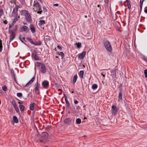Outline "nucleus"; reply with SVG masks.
<instances>
[{"label":"nucleus","mask_w":147,"mask_h":147,"mask_svg":"<svg viewBox=\"0 0 147 147\" xmlns=\"http://www.w3.org/2000/svg\"><path fill=\"white\" fill-rule=\"evenodd\" d=\"M49 135L46 132L42 133L40 137L39 140L40 142L45 143L49 140Z\"/></svg>","instance_id":"f257e3e1"},{"label":"nucleus","mask_w":147,"mask_h":147,"mask_svg":"<svg viewBox=\"0 0 147 147\" xmlns=\"http://www.w3.org/2000/svg\"><path fill=\"white\" fill-rule=\"evenodd\" d=\"M103 43L107 50L109 52H111L112 49L110 42L107 39H105L104 40Z\"/></svg>","instance_id":"f03ea898"},{"label":"nucleus","mask_w":147,"mask_h":147,"mask_svg":"<svg viewBox=\"0 0 147 147\" xmlns=\"http://www.w3.org/2000/svg\"><path fill=\"white\" fill-rule=\"evenodd\" d=\"M33 6L34 8H33V9L34 11H36L38 10H41V5L39 3L37 2L34 1Z\"/></svg>","instance_id":"7ed1b4c3"},{"label":"nucleus","mask_w":147,"mask_h":147,"mask_svg":"<svg viewBox=\"0 0 147 147\" xmlns=\"http://www.w3.org/2000/svg\"><path fill=\"white\" fill-rule=\"evenodd\" d=\"M74 121V119L71 118H67L64 121V123L65 124L68 125H71L73 124Z\"/></svg>","instance_id":"20e7f679"},{"label":"nucleus","mask_w":147,"mask_h":147,"mask_svg":"<svg viewBox=\"0 0 147 147\" xmlns=\"http://www.w3.org/2000/svg\"><path fill=\"white\" fill-rule=\"evenodd\" d=\"M40 70L41 72L43 74H45L46 72V66L43 63L41 65Z\"/></svg>","instance_id":"39448f33"},{"label":"nucleus","mask_w":147,"mask_h":147,"mask_svg":"<svg viewBox=\"0 0 147 147\" xmlns=\"http://www.w3.org/2000/svg\"><path fill=\"white\" fill-rule=\"evenodd\" d=\"M112 114L114 115H116L117 113V111H118L119 109L117 108L116 107L115 105H113L112 107Z\"/></svg>","instance_id":"423d86ee"},{"label":"nucleus","mask_w":147,"mask_h":147,"mask_svg":"<svg viewBox=\"0 0 147 147\" xmlns=\"http://www.w3.org/2000/svg\"><path fill=\"white\" fill-rule=\"evenodd\" d=\"M32 56L33 57L35 60H39L38 57L37 55L36 51H34L32 53Z\"/></svg>","instance_id":"0eeeda50"},{"label":"nucleus","mask_w":147,"mask_h":147,"mask_svg":"<svg viewBox=\"0 0 147 147\" xmlns=\"http://www.w3.org/2000/svg\"><path fill=\"white\" fill-rule=\"evenodd\" d=\"M64 97H65V100L66 102V107L68 109L69 107V102L68 100L67 96L65 94H64Z\"/></svg>","instance_id":"6e6552de"},{"label":"nucleus","mask_w":147,"mask_h":147,"mask_svg":"<svg viewBox=\"0 0 147 147\" xmlns=\"http://www.w3.org/2000/svg\"><path fill=\"white\" fill-rule=\"evenodd\" d=\"M42 85L44 88H46L49 86V82L45 80L42 82Z\"/></svg>","instance_id":"1a4fd4ad"},{"label":"nucleus","mask_w":147,"mask_h":147,"mask_svg":"<svg viewBox=\"0 0 147 147\" xmlns=\"http://www.w3.org/2000/svg\"><path fill=\"white\" fill-rule=\"evenodd\" d=\"M10 35L9 37L10 42L12 41L15 38V34L14 32H10Z\"/></svg>","instance_id":"9d476101"},{"label":"nucleus","mask_w":147,"mask_h":147,"mask_svg":"<svg viewBox=\"0 0 147 147\" xmlns=\"http://www.w3.org/2000/svg\"><path fill=\"white\" fill-rule=\"evenodd\" d=\"M30 29L31 30V32L32 33H34L35 32V29L33 24H31L30 25Z\"/></svg>","instance_id":"9b49d317"},{"label":"nucleus","mask_w":147,"mask_h":147,"mask_svg":"<svg viewBox=\"0 0 147 147\" xmlns=\"http://www.w3.org/2000/svg\"><path fill=\"white\" fill-rule=\"evenodd\" d=\"M25 17L28 22H30L32 21L31 17L29 13Z\"/></svg>","instance_id":"f8f14e48"},{"label":"nucleus","mask_w":147,"mask_h":147,"mask_svg":"<svg viewBox=\"0 0 147 147\" xmlns=\"http://www.w3.org/2000/svg\"><path fill=\"white\" fill-rule=\"evenodd\" d=\"M19 7L18 5H17L13 9V13L14 14L16 13H17V11H18V9Z\"/></svg>","instance_id":"ddd939ff"},{"label":"nucleus","mask_w":147,"mask_h":147,"mask_svg":"<svg viewBox=\"0 0 147 147\" xmlns=\"http://www.w3.org/2000/svg\"><path fill=\"white\" fill-rule=\"evenodd\" d=\"M35 79L34 76L32 79L25 86L26 87L27 85L31 84L34 81Z\"/></svg>","instance_id":"4468645a"},{"label":"nucleus","mask_w":147,"mask_h":147,"mask_svg":"<svg viewBox=\"0 0 147 147\" xmlns=\"http://www.w3.org/2000/svg\"><path fill=\"white\" fill-rule=\"evenodd\" d=\"M86 51H83L82 53H81L79 56V58H80V59H83L86 54Z\"/></svg>","instance_id":"2eb2a0df"},{"label":"nucleus","mask_w":147,"mask_h":147,"mask_svg":"<svg viewBox=\"0 0 147 147\" xmlns=\"http://www.w3.org/2000/svg\"><path fill=\"white\" fill-rule=\"evenodd\" d=\"M21 13L22 15L24 16H25L29 14L28 11L25 10L22 11Z\"/></svg>","instance_id":"dca6fc26"},{"label":"nucleus","mask_w":147,"mask_h":147,"mask_svg":"<svg viewBox=\"0 0 147 147\" xmlns=\"http://www.w3.org/2000/svg\"><path fill=\"white\" fill-rule=\"evenodd\" d=\"M78 78V76L77 75H75L72 78V81L73 84H74L76 82Z\"/></svg>","instance_id":"f3484780"},{"label":"nucleus","mask_w":147,"mask_h":147,"mask_svg":"<svg viewBox=\"0 0 147 147\" xmlns=\"http://www.w3.org/2000/svg\"><path fill=\"white\" fill-rule=\"evenodd\" d=\"M22 28L24 30V31L25 32H28L29 30L28 27L26 26H22Z\"/></svg>","instance_id":"a211bd4d"},{"label":"nucleus","mask_w":147,"mask_h":147,"mask_svg":"<svg viewBox=\"0 0 147 147\" xmlns=\"http://www.w3.org/2000/svg\"><path fill=\"white\" fill-rule=\"evenodd\" d=\"M144 0H140V12H141L142 8L143 2L144 1Z\"/></svg>","instance_id":"6ab92c4d"},{"label":"nucleus","mask_w":147,"mask_h":147,"mask_svg":"<svg viewBox=\"0 0 147 147\" xmlns=\"http://www.w3.org/2000/svg\"><path fill=\"white\" fill-rule=\"evenodd\" d=\"M13 121L15 123H18V119H17V117L16 116H13Z\"/></svg>","instance_id":"aec40b11"},{"label":"nucleus","mask_w":147,"mask_h":147,"mask_svg":"<svg viewBox=\"0 0 147 147\" xmlns=\"http://www.w3.org/2000/svg\"><path fill=\"white\" fill-rule=\"evenodd\" d=\"M19 107L21 112L23 111L24 109H25V107L23 105H20Z\"/></svg>","instance_id":"412c9836"},{"label":"nucleus","mask_w":147,"mask_h":147,"mask_svg":"<svg viewBox=\"0 0 147 147\" xmlns=\"http://www.w3.org/2000/svg\"><path fill=\"white\" fill-rule=\"evenodd\" d=\"M17 28H18V26L17 25H16L14 28H13L12 30H11V31H10V32H16V31L17 30Z\"/></svg>","instance_id":"4be33fe9"},{"label":"nucleus","mask_w":147,"mask_h":147,"mask_svg":"<svg viewBox=\"0 0 147 147\" xmlns=\"http://www.w3.org/2000/svg\"><path fill=\"white\" fill-rule=\"evenodd\" d=\"M26 39L32 44H33L34 43V42L31 38L28 37L26 38Z\"/></svg>","instance_id":"5701e85b"},{"label":"nucleus","mask_w":147,"mask_h":147,"mask_svg":"<svg viewBox=\"0 0 147 147\" xmlns=\"http://www.w3.org/2000/svg\"><path fill=\"white\" fill-rule=\"evenodd\" d=\"M34 104L35 103H34L30 104V110H33L34 109Z\"/></svg>","instance_id":"b1692460"},{"label":"nucleus","mask_w":147,"mask_h":147,"mask_svg":"<svg viewBox=\"0 0 147 147\" xmlns=\"http://www.w3.org/2000/svg\"><path fill=\"white\" fill-rule=\"evenodd\" d=\"M13 107L15 108L16 111L18 113L19 112V109L17 106L16 105L14 104L13 105Z\"/></svg>","instance_id":"393cba45"},{"label":"nucleus","mask_w":147,"mask_h":147,"mask_svg":"<svg viewBox=\"0 0 147 147\" xmlns=\"http://www.w3.org/2000/svg\"><path fill=\"white\" fill-rule=\"evenodd\" d=\"M76 122L77 124H80L81 122V119L80 118H78L76 119Z\"/></svg>","instance_id":"a878e982"},{"label":"nucleus","mask_w":147,"mask_h":147,"mask_svg":"<svg viewBox=\"0 0 147 147\" xmlns=\"http://www.w3.org/2000/svg\"><path fill=\"white\" fill-rule=\"evenodd\" d=\"M111 75H114L115 76H116V71L115 70H112L111 71Z\"/></svg>","instance_id":"bb28decb"},{"label":"nucleus","mask_w":147,"mask_h":147,"mask_svg":"<svg viewBox=\"0 0 147 147\" xmlns=\"http://www.w3.org/2000/svg\"><path fill=\"white\" fill-rule=\"evenodd\" d=\"M118 100L119 101L122 100V94L121 93H119V94Z\"/></svg>","instance_id":"cd10ccee"},{"label":"nucleus","mask_w":147,"mask_h":147,"mask_svg":"<svg viewBox=\"0 0 147 147\" xmlns=\"http://www.w3.org/2000/svg\"><path fill=\"white\" fill-rule=\"evenodd\" d=\"M84 73V72L83 71L81 70L80 71V76L82 78H83Z\"/></svg>","instance_id":"c85d7f7f"},{"label":"nucleus","mask_w":147,"mask_h":147,"mask_svg":"<svg viewBox=\"0 0 147 147\" xmlns=\"http://www.w3.org/2000/svg\"><path fill=\"white\" fill-rule=\"evenodd\" d=\"M58 54L59 55H60L62 58L64 56V54L63 52H58Z\"/></svg>","instance_id":"c756f323"},{"label":"nucleus","mask_w":147,"mask_h":147,"mask_svg":"<svg viewBox=\"0 0 147 147\" xmlns=\"http://www.w3.org/2000/svg\"><path fill=\"white\" fill-rule=\"evenodd\" d=\"M98 87L97 85L96 84H94L92 85V88L93 89H95Z\"/></svg>","instance_id":"7c9ffc66"},{"label":"nucleus","mask_w":147,"mask_h":147,"mask_svg":"<svg viewBox=\"0 0 147 147\" xmlns=\"http://www.w3.org/2000/svg\"><path fill=\"white\" fill-rule=\"evenodd\" d=\"M75 44L77 45V47L78 48H80L81 47V43L80 42L76 43Z\"/></svg>","instance_id":"2f4dec72"},{"label":"nucleus","mask_w":147,"mask_h":147,"mask_svg":"<svg viewBox=\"0 0 147 147\" xmlns=\"http://www.w3.org/2000/svg\"><path fill=\"white\" fill-rule=\"evenodd\" d=\"M2 40H0V52H1L2 50Z\"/></svg>","instance_id":"473e14b6"},{"label":"nucleus","mask_w":147,"mask_h":147,"mask_svg":"<svg viewBox=\"0 0 147 147\" xmlns=\"http://www.w3.org/2000/svg\"><path fill=\"white\" fill-rule=\"evenodd\" d=\"M2 89L4 91H6L7 90V87L6 86L4 85L2 87Z\"/></svg>","instance_id":"72a5a7b5"},{"label":"nucleus","mask_w":147,"mask_h":147,"mask_svg":"<svg viewBox=\"0 0 147 147\" xmlns=\"http://www.w3.org/2000/svg\"><path fill=\"white\" fill-rule=\"evenodd\" d=\"M39 22L40 25L43 24L45 23V21L44 20H40Z\"/></svg>","instance_id":"f704fd0d"},{"label":"nucleus","mask_w":147,"mask_h":147,"mask_svg":"<svg viewBox=\"0 0 147 147\" xmlns=\"http://www.w3.org/2000/svg\"><path fill=\"white\" fill-rule=\"evenodd\" d=\"M20 18V16H18V18H15L13 20V22H14L15 23L17 21L18 19L19 18Z\"/></svg>","instance_id":"c9c22d12"},{"label":"nucleus","mask_w":147,"mask_h":147,"mask_svg":"<svg viewBox=\"0 0 147 147\" xmlns=\"http://www.w3.org/2000/svg\"><path fill=\"white\" fill-rule=\"evenodd\" d=\"M35 93L37 94H39V91L38 88H37V87H35Z\"/></svg>","instance_id":"e433bc0d"},{"label":"nucleus","mask_w":147,"mask_h":147,"mask_svg":"<svg viewBox=\"0 0 147 147\" xmlns=\"http://www.w3.org/2000/svg\"><path fill=\"white\" fill-rule=\"evenodd\" d=\"M3 9H0V18L1 17L2 15L3 14Z\"/></svg>","instance_id":"4c0bfd02"},{"label":"nucleus","mask_w":147,"mask_h":147,"mask_svg":"<svg viewBox=\"0 0 147 147\" xmlns=\"http://www.w3.org/2000/svg\"><path fill=\"white\" fill-rule=\"evenodd\" d=\"M17 96L18 97L22 96V94L21 93H18L17 94Z\"/></svg>","instance_id":"58836bf2"},{"label":"nucleus","mask_w":147,"mask_h":147,"mask_svg":"<svg viewBox=\"0 0 147 147\" xmlns=\"http://www.w3.org/2000/svg\"><path fill=\"white\" fill-rule=\"evenodd\" d=\"M144 73L145 75V77L147 78V69H145L144 70Z\"/></svg>","instance_id":"ea45409f"},{"label":"nucleus","mask_w":147,"mask_h":147,"mask_svg":"<svg viewBox=\"0 0 147 147\" xmlns=\"http://www.w3.org/2000/svg\"><path fill=\"white\" fill-rule=\"evenodd\" d=\"M35 85H36V86L35 87H37V88H39L40 87V84L39 83H38V82H37L36 83V84H35Z\"/></svg>","instance_id":"a19ab883"},{"label":"nucleus","mask_w":147,"mask_h":147,"mask_svg":"<svg viewBox=\"0 0 147 147\" xmlns=\"http://www.w3.org/2000/svg\"><path fill=\"white\" fill-rule=\"evenodd\" d=\"M43 11L44 13H45V12H46L47 11V10L46 9V8L45 7H43Z\"/></svg>","instance_id":"79ce46f5"},{"label":"nucleus","mask_w":147,"mask_h":147,"mask_svg":"<svg viewBox=\"0 0 147 147\" xmlns=\"http://www.w3.org/2000/svg\"><path fill=\"white\" fill-rule=\"evenodd\" d=\"M11 74H12V76H13V77L14 76H15V74H14L13 71L11 72Z\"/></svg>","instance_id":"37998d69"},{"label":"nucleus","mask_w":147,"mask_h":147,"mask_svg":"<svg viewBox=\"0 0 147 147\" xmlns=\"http://www.w3.org/2000/svg\"><path fill=\"white\" fill-rule=\"evenodd\" d=\"M109 1V0H105V2L106 3V6H108Z\"/></svg>","instance_id":"c03bdc74"},{"label":"nucleus","mask_w":147,"mask_h":147,"mask_svg":"<svg viewBox=\"0 0 147 147\" xmlns=\"http://www.w3.org/2000/svg\"><path fill=\"white\" fill-rule=\"evenodd\" d=\"M57 48L59 49L60 51H61L62 49V47H60L59 45L57 46Z\"/></svg>","instance_id":"a18cd8bd"},{"label":"nucleus","mask_w":147,"mask_h":147,"mask_svg":"<svg viewBox=\"0 0 147 147\" xmlns=\"http://www.w3.org/2000/svg\"><path fill=\"white\" fill-rule=\"evenodd\" d=\"M12 26L11 25V24L9 25V32H10V29L12 28Z\"/></svg>","instance_id":"49530a36"},{"label":"nucleus","mask_w":147,"mask_h":147,"mask_svg":"<svg viewBox=\"0 0 147 147\" xmlns=\"http://www.w3.org/2000/svg\"><path fill=\"white\" fill-rule=\"evenodd\" d=\"M42 12V10H40V11H38L37 12L38 14H41Z\"/></svg>","instance_id":"de8ad7c7"},{"label":"nucleus","mask_w":147,"mask_h":147,"mask_svg":"<svg viewBox=\"0 0 147 147\" xmlns=\"http://www.w3.org/2000/svg\"><path fill=\"white\" fill-rule=\"evenodd\" d=\"M36 63L38 66H40L41 63L40 62H36Z\"/></svg>","instance_id":"09e8293b"},{"label":"nucleus","mask_w":147,"mask_h":147,"mask_svg":"<svg viewBox=\"0 0 147 147\" xmlns=\"http://www.w3.org/2000/svg\"><path fill=\"white\" fill-rule=\"evenodd\" d=\"M50 127L51 126H49V125L48 126L46 125V127H45V128L47 129H48L50 128Z\"/></svg>","instance_id":"8fccbe9b"},{"label":"nucleus","mask_w":147,"mask_h":147,"mask_svg":"<svg viewBox=\"0 0 147 147\" xmlns=\"http://www.w3.org/2000/svg\"><path fill=\"white\" fill-rule=\"evenodd\" d=\"M3 23L4 24H6L7 23V20H5V21H3Z\"/></svg>","instance_id":"3c124183"},{"label":"nucleus","mask_w":147,"mask_h":147,"mask_svg":"<svg viewBox=\"0 0 147 147\" xmlns=\"http://www.w3.org/2000/svg\"><path fill=\"white\" fill-rule=\"evenodd\" d=\"M18 13H16V14H14V16L15 17V18H18Z\"/></svg>","instance_id":"603ef678"},{"label":"nucleus","mask_w":147,"mask_h":147,"mask_svg":"<svg viewBox=\"0 0 147 147\" xmlns=\"http://www.w3.org/2000/svg\"><path fill=\"white\" fill-rule=\"evenodd\" d=\"M12 105H13H13L14 104L16 105V103L15 102V101H13V100L12 101Z\"/></svg>","instance_id":"864d4df0"},{"label":"nucleus","mask_w":147,"mask_h":147,"mask_svg":"<svg viewBox=\"0 0 147 147\" xmlns=\"http://www.w3.org/2000/svg\"><path fill=\"white\" fill-rule=\"evenodd\" d=\"M74 102L75 104H77L78 103V101L77 100H74Z\"/></svg>","instance_id":"5fc2aeb1"},{"label":"nucleus","mask_w":147,"mask_h":147,"mask_svg":"<svg viewBox=\"0 0 147 147\" xmlns=\"http://www.w3.org/2000/svg\"><path fill=\"white\" fill-rule=\"evenodd\" d=\"M38 43H35L34 42V43L33 44V45H34L35 46H38Z\"/></svg>","instance_id":"6e6d98bb"},{"label":"nucleus","mask_w":147,"mask_h":147,"mask_svg":"<svg viewBox=\"0 0 147 147\" xmlns=\"http://www.w3.org/2000/svg\"><path fill=\"white\" fill-rule=\"evenodd\" d=\"M58 5H59V4L58 3H56V4H54V5H53L54 6H58Z\"/></svg>","instance_id":"4d7b16f0"},{"label":"nucleus","mask_w":147,"mask_h":147,"mask_svg":"<svg viewBox=\"0 0 147 147\" xmlns=\"http://www.w3.org/2000/svg\"><path fill=\"white\" fill-rule=\"evenodd\" d=\"M129 8V9H131V5H129L127 6Z\"/></svg>","instance_id":"13d9d810"},{"label":"nucleus","mask_w":147,"mask_h":147,"mask_svg":"<svg viewBox=\"0 0 147 147\" xmlns=\"http://www.w3.org/2000/svg\"><path fill=\"white\" fill-rule=\"evenodd\" d=\"M127 6L128 5H131V4L130 3V2H129L128 1V2H127Z\"/></svg>","instance_id":"bf43d9fd"},{"label":"nucleus","mask_w":147,"mask_h":147,"mask_svg":"<svg viewBox=\"0 0 147 147\" xmlns=\"http://www.w3.org/2000/svg\"><path fill=\"white\" fill-rule=\"evenodd\" d=\"M38 45H41V42H40V41H39L38 43Z\"/></svg>","instance_id":"052dcab7"},{"label":"nucleus","mask_w":147,"mask_h":147,"mask_svg":"<svg viewBox=\"0 0 147 147\" xmlns=\"http://www.w3.org/2000/svg\"><path fill=\"white\" fill-rule=\"evenodd\" d=\"M20 40L21 41L23 42V43H24L25 44H26L24 42H23V41L21 39V38L20 37Z\"/></svg>","instance_id":"680f3d73"},{"label":"nucleus","mask_w":147,"mask_h":147,"mask_svg":"<svg viewBox=\"0 0 147 147\" xmlns=\"http://www.w3.org/2000/svg\"><path fill=\"white\" fill-rule=\"evenodd\" d=\"M18 100L20 101H18V103L19 104H22V103H23V102H21L19 100Z\"/></svg>","instance_id":"e2e57ef3"},{"label":"nucleus","mask_w":147,"mask_h":147,"mask_svg":"<svg viewBox=\"0 0 147 147\" xmlns=\"http://www.w3.org/2000/svg\"><path fill=\"white\" fill-rule=\"evenodd\" d=\"M144 11L145 13H147V8L144 10Z\"/></svg>","instance_id":"0e129e2a"},{"label":"nucleus","mask_w":147,"mask_h":147,"mask_svg":"<svg viewBox=\"0 0 147 147\" xmlns=\"http://www.w3.org/2000/svg\"><path fill=\"white\" fill-rule=\"evenodd\" d=\"M15 23V22H13V21L12 23H11V25H12V26H13L14 24V23Z\"/></svg>","instance_id":"69168bd1"},{"label":"nucleus","mask_w":147,"mask_h":147,"mask_svg":"<svg viewBox=\"0 0 147 147\" xmlns=\"http://www.w3.org/2000/svg\"><path fill=\"white\" fill-rule=\"evenodd\" d=\"M101 74L102 76L104 78L105 77V75L104 74H103L102 73Z\"/></svg>","instance_id":"338daca9"},{"label":"nucleus","mask_w":147,"mask_h":147,"mask_svg":"<svg viewBox=\"0 0 147 147\" xmlns=\"http://www.w3.org/2000/svg\"><path fill=\"white\" fill-rule=\"evenodd\" d=\"M126 1L127 2H128V1L129 2H130V0H126Z\"/></svg>","instance_id":"774afa93"}]
</instances>
